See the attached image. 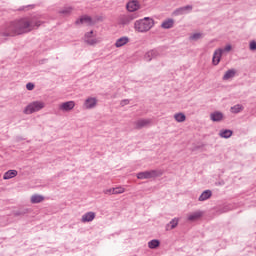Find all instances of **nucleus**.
Returning <instances> with one entry per match:
<instances>
[{
  "mask_svg": "<svg viewBox=\"0 0 256 256\" xmlns=\"http://www.w3.org/2000/svg\"><path fill=\"white\" fill-rule=\"evenodd\" d=\"M31 203H42V201H45V197H43L42 195H39V194H34L31 196V199H30Z\"/></svg>",
  "mask_w": 256,
  "mask_h": 256,
  "instance_id": "nucleus-24",
  "label": "nucleus"
},
{
  "mask_svg": "<svg viewBox=\"0 0 256 256\" xmlns=\"http://www.w3.org/2000/svg\"><path fill=\"white\" fill-rule=\"evenodd\" d=\"M17 175H19V172H17V170H8L7 172L4 173L3 179L7 181L9 179L17 177Z\"/></svg>",
  "mask_w": 256,
  "mask_h": 256,
  "instance_id": "nucleus-18",
  "label": "nucleus"
},
{
  "mask_svg": "<svg viewBox=\"0 0 256 256\" xmlns=\"http://www.w3.org/2000/svg\"><path fill=\"white\" fill-rule=\"evenodd\" d=\"M175 21L173 19H168L162 22L161 27L162 29H171L174 25Z\"/></svg>",
  "mask_w": 256,
  "mask_h": 256,
  "instance_id": "nucleus-25",
  "label": "nucleus"
},
{
  "mask_svg": "<svg viewBox=\"0 0 256 256\" xmlns=\"http://www.w3.org/2000/svg\"><path fill=\"white\" fill-rule=\"evenodd\" d=\"M19 11H25V7L19 8Z\"/></svg>",
  "mask_w": 256,
  "mask_h": 256,
  "instance_id": "nucleus-39",
  "label": "nucleus"
},
{
  "mask_svg": "<svg viewBox=\"0 0 256 256\" xmlns=\"http://www.w3.org/2000/svg\"><path fill=\"white\" fill-rule=\"evenodd\" d=\"M19 215H21V212H16V213H15V216H16V217H19Z\"/></svg>",
  "mask_w": 256,
  "mask_h": 256,
  "instance_id": "nucleus-38",
  "label": "nucleus"
},
{
  "mask_svg": "<svg viewBox=\"0 0 256 256\" xmlns=\"http://www.w3.org/2000/svg\"><path fill=\"white\" fill-rule=\"evenodd\" d=\"M73 109H75V101H67L59 105V110L65 113H69V111H73Z\"/></svg>",
  "mask_w": 256,
  "mask_h": 256,
  "instance_id": "nucleus-9",
  "label": "nucleus"
},
{
  "mask_svg": "<svg viewBox=\"0 0 256 256\" xmlns=\"http://www.w3.org/2000/svg\"><path fill=\"white\" fill-rule=\"evenodd\" d=\"M237 71L235 69H230L226 71V73L223 76V81H229V79H233L235 77Z\"/></svg>",
  "mask_w": 256,
  "mask_h": 256,
  "instance_id": "nucleus-21",
  "label": "nucleus"
},
{
  "mask_svg": "<svg viewBox=\"0 0 256 256\" xmlns=\"http://www.w3.org/2000/svg\"><path fill=\"white\" fill-rule=\"evenodd\" d=\"M174 119L177 121V123H183L187 119V116L183 114L182 112L174 114Z\"/></svg>",
  "mask_w": 256,
  "mask_h": 256,
  "instance_id": "nucleus-26",
  "label": "nucleus"
},
{
  "mask_svg": "<svg viewBox=\"0 0 256 256\" xmlns=\"http://www.w3.org/2000/svg\"><path fill=\"white\" fill-rule=\"evenodd\" d=\"M26 7H33L32 5H28V6H26Z\"/></svg>",
  "mask_w": 256,
  "mask_h": 256,
  "instance_id": "nucleus-40",
  "label": "nucleus"
},
{
  "mask_svg": "<svg viewBox=\"0 0 256 256\" xmlns=\"http://www.w3.org/2000/svg\"><path fill=\"white\" fill-rule=\"evenodd\" d=\"M139 17L138 13H129L120 17L121 25H129L132 21H135Z\"/></svg>",
  "mask_w": 256,
  "mask_h": 256,
  "instance_id": "nucleus-7",
  "label": "nucleus"
},
{
  "mask_svg": "<svg viewBox=\"0 0 256 256\" xmlns=\"http://www.w3.org/2000/svg\"><path fill=\"white\" fill-rule=\"evenodd\" d=\"M26 89H27L28 91H33V90L35 89V84H33V83H31V82L27 83V84H26Z\"/></svg>",
  "mask_w": 256,
  "mask_h": 256,
  "instance_id": "nucleus-33",
  "label": "nucleus"
},
{
  "mask_svg": "<svg viewBox=\"0 0 256 256\" xmlns=\"http://www.w3.org/2000/svg\"><path fill=\"white\" fill-rule=\"evenodd\" d=\"M76 25H86L87 27H93L95 25V21L91 16L84 15L75 21Z\"/></svg>",
  "mask_w": 256,
  "mask_h": 256,
  "instance_id": "nucleus-6",
  "label": "nucleus"
},
{
  "mask_svg": "<svg viewBox=\"0 0 256 256\" xmlns=\"http://www.w3.org/2000/svg\"><path fill=\"white\" fill-rule=\"evenodd\" d=\"M213 195V192L211 190H205L202 192V194L199 196V201H207V199H211V196Z\"/></svg>",
  "mask_w": 256,
  "mask_h": 256,
  "instance_id": "nucleus-22",
  "label": "nucleus"
},
{
  "mask_svg": "<svg viewBox=\"0 0 256 256\" xmlns=\"http://www.w3.org/2000/svg\"><path fill=\"white\" fill-rule=\"evenodd\" d=\"M159 245H161V242L157 239H154L148 242L149 249H157Z\"/></svg>",
  "mask_w": 256,
  "mask_h": 256,
  "instance_id": "nucleus-28",
  "label": "nucleus"
},
{
  "mask_svg": "<svg viewBox=\"0 0 256 256\" xmlns=\"http://www.w3.org/2000/svg\"><path fill=\"white\" fill-rule=\"evenodd\" d=\"M244 107L241 104H236L230 108L231 113L237 114L243 111Z\"/></svg>",
  "mask_w": 256,
  "mask_h": 256,
  "instance_id": "nucleus-27",
  "label": "nucleus"
},
{
  "mask_svg": "<svg viewBox=\"0 0 256 256\" xmlns=\"http://www.w3.org/2000/svg\"><path fill=\"white\" fill-rule=\"evenodd\" d=\"M191 41H199L201 39V33H194L192 36H190Z\"/></svg>",
  "mask_w": 256,
  "mask_h": 256,
  "instance_id": "nucleus-32",
  "label": "nucleus"
},
{
  "mask_svg": "<svg viewBox=\"0 0 256 256\" xmlns=\"http://www.w3.org/2000/svg\"><path fill=\"white\" fill-rule=\"evenodd\" d=\"M84 41L87 45H97V43H101V38L95 37L93 30H91L84 35Z\"/></svg>",
  "mask_w": 256,
  "mask_h": 256,
  "instance_id": "nucleus-4",
  "label": "nucleus"
},
{
  "mask_svg": "<svg viewBox=\"0 0 256 256\" xmlns=\"http://www.w3.org/2000/svg\"><path fill=\"white\" fill-rule=\"evenodd\" d=\"M139 7H140L139 1H137V0H132V1L128 2L126 5V9L130 13H135V11H137L139 9Z\"/></svg>",
  "mask_w": 256,
  "mask_h": 256,
  "instance_id": "nucleus-13",
  "label": "nucleus"
},
{
  "mask_svg": "<svg viewBox=\"0 0 256 256\" xmlns=\"http://www.w3.org/2000/svg\"><path fill=\"white\" fill-rule=\"evenodd\" d=\"M154 25L155 21L153 18L145 17L135 21L134 29L135 31H138V33H147V31H151V29H153Z\"/></svg>",
  "mask_w": 256,
  "mask_h": 256,
  "instance_id": "nucleus-2",
  "label": "nucleus"
},
{
  "mask_svg": "<svg viewBox=\"0 0 256 256\" xmlns=\"http://www.w3.org/2000/svg\"><path fill=\"white\" fill-rule=\"evenodd\" d=\"M39 16H27L7 23L4 27L2 35L4 37H17L24 33H31L34 29H39L43 25V21Z\"/></svg>",
  "mask_w": 256,
  "mask_h": 256,
  "instance_id": "nucleus-1",
  "label": "nucleus"
},
{
  "mask_svg": "<svg viewBox=\"0 0 256 256\" xmlns=\"http://www.w3.org/2000/svg\"><path fill=\"white\" fill-rule=\"evenodd\" d=\"M221 57H223V48H218L214 51L212 64L217 66L219 63H221Z\"/></svg>",
  "mask_w": 256,
  "mask_h": 256,
  "instance_id": "nucleus-10",
  "label": "nucleus"
},
{
  "mask_svg": "<svg viewBox=\"0 0 256 256\" xmlns=\"http://www.w3.org/2000/svg\"><path fill=\"white\" fill-rule=\"evenodd\" d=\"M121 105H122V107L125 105H129V100H122Z\"/></svg>",
  "mask_w": 256,
  "mask_h": 256,
  "instance_id": "nucleus-36",
  "label": "nucleus"
},
{
  "mask_svg": "<svg viewBox=\"0 0 256 256\" xmlns=\"http://www.w3.org/2000/svg\"><path fill=\"white\" fill-rule=\"evenodd\" d=\"M41 109H45V102L43 101H34L28 104L24 109L25 115H32V113H37V111H41Z\"/></svg>",
  "mask_w": 256,
  "mask_h": 256,
  "instance_id": "nucleus-3",
  "label": "nucleus"
},
{
  "mask_svg": "<svg viewBox=\"0 0 256 256\" xmlns=\"http://www.w3.org/2000/svg\"><path fill=\"white\" fill-rule=\"evenodd\" d=\"M161 174L157 170H149L144 172H139L137 174V179H155V177H159Z\"/></svg>",
  "mask_w": 256,
  "mask_h": 256,
  "instance_id": "nucleus-5",
  "label": "nucleus"
},
{
  "mask_svg": "<svg viewBox=\"0 0 256 256\" xmlns=\"http://www.w3.org/2000/svg\"><path fill=\"white\" fill-rule=\"evenodd\" d=\"M179 225V218H174L166 225V231H173Z\"/></svg>",
  "mask_w": 256,
  "mask_h": 256,
  "instance_id": "nucleus-19",
  "label": "nucleus"
},
{
  "mask_svg": "<svg viewBox=\"0 0 256 256\" xmlns=\"http://www.w3.org/2000/svg\"><path fill=\"white\" fill-rule=\"evenodd\" d=\"M85 109H95L97 107V98L89 97L84 101Z\"/></svg>",
  "mask_w": 256,
  "mask_h": 256,
  "instance_id": "nucleus-12",
  "label": "nucleus"
},
{
  "mask_svg": "<svg viewBox=\"0 0 256 256\" xmlns=\"http://www.w3.org/2000/svg\"><path fill=\"white\" fill-rule=\"evenodd\" d=\"M96 217L95 212H87L84 215H82L81 222L82 223H91Z\"/></svg>",
  "mask_w": 256,
  "mask_h": 256,
  "instance_id": "nucleus-14",
  "label": "nucleus"
},
{
  "mask_svg": "<svg viewBox=\"0 0 256 256\" xmlns=\"http://www.w3.org/2000/svg\"><path fill=\"white\" fill-rule=\"evenodd\" d=\"M160 53L158 50L156 49H153V50H150L148 51L145 55H144V59L145 61H147L148 63L150 61H153V59H157V57H160Z\"/></svg>",
  "mask_w": 256,
  "mask_h": 256,
  "instance_id": "nucleus-11",
  "label": "nucleus"
},
{
  "mask_svg": "<svg viewBox=\"0 0 256 256\" xmlns=\"http://www.w3.org/2000/svg\"><path fill=\"white\" fill-rule=\"evenodd\" d=\"M203 217V212L197 211L188 215V221H197V219H201Z\"/></svg>",
  "mask_w": 256,
  "mask_h": 256,
  "instance_id": "nucleus-23",
  "label": "nucleus"
},
{
  "mask_svg": "<svg viewBox=\"0 0 256 256\" xmlns=\"http://www.w3.org/2000/svg\"><path fill=\"white\" fill-rule=\"evenodd\" d=\"M104 195H115V188H109L103 190Z\"/></svg>",
  "mask_w": 256,
  "mask_h": 256,
  "instance_id": "nucleus-31",
  "label": "nucleus"
},
{
  "mask_svg": "<svg viewBox=\"0 0 256 256\" xmlns=\"http://www.w3.org/2000/svg\"><path fill=\"white\" fill-rule=\"evenodd\" d=\"M71 11H73V8L67 7V8H64L63 10H61L60 13L62 15H69V14H71Z\"/></svg>",
  "mask_w": 256,
  "mask_h": 256,
  "instance_id": "nucleus-30",
  "label": "nucleus"
},
{
  "mask_svg": "<svg viewBox=\"0 0 256 256\" xmlns=\"http://www.w3.org/2000/svg\"><path fill=\"white\" fill-rule=\"evenodd\" d=\"M250 51H256V42L255 41L250 42Z\"/></svg>",
  "mask_w": 256,
  "mask_h": 256,
  "instance_id": "nucleus-34",
  "label": "nucleus"
},
{
  "mask_svg": "<svg viewBox=\"0 0 256 256\" xmlns=\"http://www.w3.org/2000/svg\"><path fill=\"white\" fill-rule=\"evenodd\" d=\"M187 11H193V6L187 5V6L180 7L174 11V15L176 16L185 15Z\"/></svg>",
  "mask_w": 256,
  "mask_h": 256,
  "instance_id": "nucleus-15",
  "label": "nucleus"
},
{
  "mask_svg": "<svg viewBox=\"0 0 256 256\" xmlns=\"http://www.w3.org/2000/svg\"><path fill=\"white\" fill-rule=\"evenodd\" d=\"M151 123H153V120L151 119H139V120H136L133 123V125H134V129L141 130L145 127H149Z\"/></svg>",
  "mask_w": 256,
  "mask_h": 256,
  "instance_id": "nucleus-8",
  "label": "nucleus"
},
{
  "mask_svg": "<svg viewBox=\"0 0 256 256\" xmlns=\"http://www.w3.org/2000/svg\"><path fill=\"white\" fill-rule=\"evenodd\" d=\"M122 193H125V188L122 186H118L114 188V194L115 195H122Z\"/></svg>",
  "mask_w": 256,
  "mask_h": 256,
  "instance_id": "nucleus-29",
  "label": "nucleus"
},
{
  "mask_svg": "<svg viewBox=\"0 0 256 256\" xmlns=\"http://www.w3.org/2000/svg\"><path fill=\"white\" fill-rule=\"evenodd\" d=\"M210 119L214 123H219V121H223V114L220 111H215L210 114Z\"/></svg>",
  "mask_w": 256,
  "mask_h": 256,
  "instance_id": "nucleus-16",
  "label": "nucleus"
},
{
  "mask_svg": "<svg viewBox=\"0 0 256 256\" xmlns=\"http://www.w3.org/2000/svg\"><path fill=\"white\" fill-rule=\"evenodd\" d=\"M233 135V131L230 129H223L219 132V137L222 139H229Z\"/></svg>",
  "mask_w": 256,
  "mask_h": 256,
  "instance_id": "nucleus-20",
  "label": "nucleus"
},
{
  "mask_svg": "<svg viewBox=\"0 0 256 256\" xmlns=\"http://www.w3.org/2000/svg\"><path fill=\"white\" fill-rule=\"evenodd\" d=\"M127 43H129V37L123 36L116 40L115 47L117 48L124 47V45H127Z\"/></svg>",
  "mask_w": 256,
  "mask_h": 256,
  "instance_id": "nucleus-17",
  "label": "nucleus"
},
{
  "mask_svg": "<svg viewBox=\"0 0 256 256\" xmlns=\"http://www.w3.org/2000/svg\"><path fill=\"white\" fill-rule=\"evenodd\" d=\"M4 32H5V28L2 29V31H0V37H5V35H3Z\"/></svg>",
  "mask_w": 256,
  "mask_h": 256,
  "instance_id": "nucleus-37",
  "label": "nucleus"
},
{
  "mask_svg": "<svg viewBox=\"0 0 256 256\" xmlns=\"http://www.w3.org/2000/svg\"><path fill=\"white\" fill-rule=\"evenodd\" d=\"M231 49H232L231 44H228V45H226L225 48L223 49V53H225V51H226V52H229V51H231Z\"/></svg>",
  "mask_w": 256,
  "mask_h": 256,
  "instance_id": "nucleus-35",
  "label": "nucleus"
}]
</instances>
